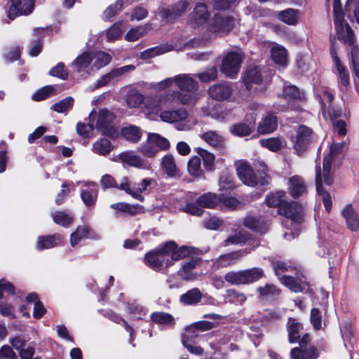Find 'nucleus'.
<instances>
[{
    "label": "nucleus",
    "mask_w": 359,
    "mask_h": 359,
    "mask_svg": "<svg viewBox=\"0 0 359 359\" xmlns=\"http://www.w3.org/2000/svg\"><path fill=\"white\" fill-rule=\"evenodd\" d=\"M345 143H333L330 149V152L324 157L323 168V176L322 177L321 170L320 167H316V185L318 194L322 196L325 208L327 212H330L332 208V199L330 194L325 191L323 187V182L331 185L332 179L330 176V169L332 160L334 156L341 154L344 150Z\"/></svg>",
    "instance_id": "f257e3e1"
},
{
    "label": "nucleus",
    "mask_w": 359,
    "mask_h": 359,
    "mask_svg": "<svg viewBox=\"0 0 359 359\" xmlns=\"http://www.w3.org/2000/svg\"><path fill=\"white\" fill-rule=\"evenodd\" d=\"M177 79V87L180 90L168 91L169 93H177L173 95L175 102L179 101L184 105L195 104L201 97L198 82L189 74H178Z\"/></svg>",
    "instance_id": "f03ea898"
},
{
    "label": "nucleus",
    "mask_w": 359,
    "mask_h": 359,
    "mask_svg": "<svg viewBox=\"0 0 359 359\" xmlns=\"http://www.w3.org/2000/svg\"><path fill=\"white\" fill-rule=\"evenodd\" d=\"M177 93H169V92L151 97L146 98L144 105L142 107V112L151 120H156L160 117V113L164 109H169L174 107L175 101L173 95Z\"/></svg>",
    "instance_id": "7ed1b4c3"
},
{
    "label": "nucleus",
    "mask_w": 359,
    "mask_h": 359,
    "mask_svg": "<svg viewBox=\"0 0 359 359\" xmlns=\"http://www.w3.org/2000/svg\"><path fill=\"white\" fill-rule=\"evenodd\" d=\"M115 118L114 114L107 109H100L97 113L93 111L89 115L88 126L91 130L97 128L103 135L112 137L116 133L111 125Z\"/></svg>",
    "instance_id": "20e7f679"
},
{
    "label": "nucleus",
    "mask_w": 359,
    "mask_h": 359,
    "mask_svg": "<svg viewBox=\"0 0 359 359\" xmlns=\"http://www.w3.org/2000/svg\"><path fill=\"white\" fill-rule=\"evenodd\" d=\"M264 276V271L257 267L241 271H231L224 276V280L231 285H239L252 283Z\"/></svg>",
    "instance_id": "39448f33"
},
{
    "label": "nucleus",
    "mask_w": 359,
    "mask_h": 359,
    "mask_svg": "<svg viewBox=\"0 0 359 359\" xmlns=\"http://www.w3.org/2000/svg\"><path fill=\"white\" fill-rule=\"evenodd\" d=\"M144 262L152 269L162 271L163 273L172 266V260H170L165 244L146 254Z\"/></svg>",
    "instance_id": "423d86ee"
},
{
    "label": "nucleus",
    "mask_w": 359,
    "mask_h": 359,
    "mask_svg": "<svg viewBox=\"0 0 359 359\" xmlns=\"http://www.w3.org/2000/svg\"><path fill=\"white\" fill-rule=\"evenodd\" d=\"M243 55L240 51H231L223 58L221 65V71L226 76L234 78L240 70Z\"/></svg>",
    "instance_id": "0eeeda50"
},
{
    "label": "nucleus",
    "mask_w": 359,
    "mask_h": 359,
    "mask_svg": "<svg viewBox=\"0 0 359 359\" xmlns=\"http://www.w3.org/2000/svg\"><path fill=\"white\" fill-rule=\"evenodd\" d=\"M295 140L293 141L294 149L299 156L303 154L312 142L313 130L304 125L299 126L296 130Z\"/></svg>",
    "instance_id": "6e6552de"
},
{
    "label": "nucleus",
    "mask_w": 359,
    "mask_h": 359,
    "mask_svg": "<svg viewBox=\"0 0 359 359\" xmlns=\"http://www.w3.org/2000/svg\"><path fill=\"white\" fill-rule=\"evenodd\" d=\"M151 180L148 178L144 179L142 182L137 184L130 182L127 177H124L120 183L118 189L125 191L135 199L142 202L144 198L141 194L151 185Z\"/></svg>",
    "instance_id": "1a4fd4ad"
},
{
    "label": "nucleus",
    "mask_w": 359,
    "mask_h": 359,
    "mask_svg": "<svg viewBox=\"0 0 359 359\" xmlns=\"http://www.w3.org/2000/svg\"><path fill=\"white\" fill-rule=\"evenodd\" d=\"M334 43V39L330 40V53L337 70L338 85L340 88L342 87L346 88L349 85V73L346 67L341 64L337 55V49Z\"/></svg>",
    "instance_id": "9d476101"
},
{
    "label": "nucleus",
    "mask_w": 359,
    "mask_h": 359,
    "mask_svg": "<svg viewBox=\"0 0 359 359\" xmlns=\"http://www.w3.org/2000/svg\"><path fill=\"white\" fill-rule=\"evenodd\" d=\"M236 25L233 18L224 14H216L212 20L210 31L219 34H227Z\"/></svg>",
    "instance_id": "9b49d317"
},
{
    "label": "nucleus",
    "mask_w": 359,
    "mask_h": 359,
    "mask_svg": "<svg viewBox=\"0 0 359 359\" xmlns=\"http://www.w3.org/2000/svg\"><path fill=\"white\" fill-rule=\"evenodd\" d=\"M233 92L231 85L226 82L214 84L208 90V95L212 100L219 102L229 101Z\"/></svg>",
    "instance_id": "f8f14e48"
},
{
    "label": "nucleus",
    "mask_w": 359,
    "mask_h": 359,
    "mask_svg": "<svg viewBox=\"0 0 359 359\" xmlns=\"http://www.w3.org/2000/svg\"><path fill=\"white\" fill-rule=\"evenodd\" d=\"M80 196L83 204L88 208L93 207L97 201L98 196V187L94 182H82Z\"/></svg>",
    "instance_id": "ddd939ff"
},
{
    "label": "nucleus",
    "mask_w": 359,
    "mask_h": 359,
    "mask_svg": "<svg viewBox=\"0 0 359 359\" xmlns=\"http://www.w3.org/2000/svg\"><path fill=\"white\" fill-rule=\"evenodd\" d=\"M237 174L240 180L246 185L255 187L258 180L250 165L243 161L236 163Z\"/></svg>",
    "instance_id": "4468645a"
},
{
    "label": "nucleus",
    "mask_w": 359,
    "mask_h": 359,
    "mask_svg": "<svg viewBox=\"0 0 359 359\" xmlns=\"http://www.w3.org/2000/svg\"><path fill=\"white\" fill-rule=\"evenodd\" d=\"M334 25L339 39L348 45H353L355 42L353 32L348 24L344 25L341 15H337L334 18Z\"/></svg>",
    "instance_id": "2eb2a0df"
},
{
    "label": "nucleus",
    "mask_w": 359,
    "mask_h": 359,
    "mask_svg": "<svg viewBox=\"0 0 359 359\" xmlns=\"http://www.w3.org/2000/svg\"><path fill=\"white\" fill-rule=\"evenodd\" d=\"M303 211V207L297 202L288 203L285 201L278 208V213L290 218L294 222H298L301 218V215Z\"/></svg>",
    "instance_id": "dca6fc26"
},
{
    "label": "nucleus",
    "mask_w": 359,
    "mask_h": 359,
    "mask_svg": "<svg viewBox=\"0 0 359 359\" xmlns=\"http://www.w3.org/2000/svg\"><path fill=\"white\" fill-rule=\"evenodd\" d=\"M202 110L205 116H210L211 118L219 122H225L229 121L230 119L232 111L231 109L222 107L219 104L215 105L211 109L203 107Z\"/></svg>",
    "instance_id": "f3484780"
},
{
    "label": "nucleus",
    "mask_w": 359,
    "mask_h": 359,
    "mask_svg": "<svg viewBox=\"0 0 359 359\" xmlns=\"http://www.w3.org/2000/svg\"><path fill=\"white\" fill-rule=\"evenodd\" d=\"M165 245L170 260H172V265L174 262L188 257L191 252V249L187 246L177 248V244L173 241L166 242Z\"/></svg>",
    "instance_id": "a211bd4d"
},
{
    "label": "nucleus",
    "mask_w": 359,
    "mask_h": 359,
    "mask_svg": "<svg viewBox=\"0 0 359 359\" xmlns=\"http://www.w3.org/2000/svg\"><path fill=\"white\" fill-rule=\"evenodd\" d=\"M248 253L247 250H238L231 253L220 255L214 262L217 268L226 267L236 264Z\"/></svg>",
    "instance_id": "6ab92c4d"
},
{
    "label": "nucleus",
    "mask_w": 359,
    "mask_h": 359,
    "mask_svg": "<svg viewBox=\"0 0 359 359\" xmlns=\"http://www.w3.org/2000/svg\"><path fill=\"white\" fill-rule=\"evenodd\" d=\"M210 14L208 11L206 5L203 4H198L190 18V24L196 27L204 25L208 20Z\"/></svg>",
    "instance_id": "aec40b11"
},
{
    "label": "nucleus",
    "mask_w": 359,
    "mask_h": 359,
    "mask_svg": "<svg viewBox=\"0 0 359 359\" xmlns=\"http://www.w3.org/2000/svg\"><path fill=\"white\" fill-rule=\"evenodd\" d=\"M291 359H317L319 351L314 346H309L305 348L294 347L290 351Z\"/></svg>",
    "instance_id": "412c9836"
},
{
    "label": "nucleus",
    "mask_w": 359,
    "mask_h": 359,
    "mask_svg": "<svg viewBox=\"0 0 359 359\" xmlns=\"http://www.w3.org/2000/svg\"><path fill=\"white\" fill-rule=\"evenodd\" d=\"M188 117V114L184 109H177L170 110L164 109L160 113V118L163 122L173 123L185 120Z\"/></svg>",
    "instance_id": "4be33fe9"
},
{
    "label": "nucleus",
    "mask_w": 359,
    "mask_h": 359,
    "mask_svg": "<svg viewBox=\"0 0 359 359\" xmlns=\"http://www.w3.org/2000/svg\"><path fill=\"white\" fill-rule=\"evenodd\" d=\"M121 163L137 168L145 169L147 168L145 161L137 155L134 151H124L118 156Z\"/></svg>",
    "instance_id": "5701e85b"
},
{
    "label": "nucleus",
    "mask_w": 359,
    "mask_h": 359,
    "mask_svg": "<svg viewBox=\"0 0 359 359\" xmlns=\"http://www.w3.org/2000/svg\"><path fill=\"white\" fill-rule=\"evenodd\" d=\"M288 189L293 198H298L306 191L304 179L299 175H294L289 179Z\"/></svg>",
    "instance_id": "b1692460"
},
{
    "label": "nucleus",
    "mask_w": 359,
    "mask_h": 359,
    "mask_svg": "<svg viewBox=\"0 0 359 359\" xmlns=\"http://www.w3.org/2000/svg\"><path fill=\"white\" fill-rule=\"evenodd\" d=\"M247 118H250L251 122L248 124L245 123H240L233 125L231 128L230 131L231 133L238 137H245L249 135L255 124V118L253 114H250V115L247 116Z\"/></svg>",
    "instance_id": "393cba45"
},
{
    "label": "nucleus",
    "mask_w": 359,
    "mask_h": 359,
    "mask_svg": "<svg viewBox=\"0 0 359 359\" xmlns=\"http://www.w3.org/2000/svg\"><path fill=\"white\" fill-rule=\"evenodd\" d=\"M188 7V3L186 1L180 2L172 9H161L159 11L160 16L168 22L172 21L177 17L182 15Z\"/></svg>",
    "instance_id": "a878e982"
},
{
    "label": "nucleus",
    "mask_w": 359,
    "mask_h": 359,
    "mask_svg": "<svg viewBox=\"0 0 359 359\" xmlns=\"http://www.w3.org/2000/svg\"><path fill=\"white\" fill-rule=\"evenodd\" d=\"M341 213L346 219L348 228L352 231H357L359 228V218L352 205L351 204L346 205Z\"/></svg>",
    "instance_id": "bb28decb"
},
{
    "label": "nucleus",
    "mask_w": 359,
    "mask_h": 359,
    "mask_svg": "<svg viewBox=\"0 0 359 359\" xmlns=\"http://www.w3.org/2000/svg\"><path fill=\"white\" fill-rule=\"evenodd\" d=\"M197 264V259H191L182 265V268L178 271V275L184 280H195L198 277V274L194 272L193 270Z\"/></svg>",
    "instance_id": "cd10ccee"
},
{
    "label": "nucleus",
    "mask_w": 359,
    "mask_h": 359,
    "mask_svg": "<svg viewBox=\"0 0 359 359\" xmlns=\"http://www.w3.org/2000/svg\"><path fill=\"white\" fill-rule=\"evenodd\" d=\"M278 127V121L276 116L269 114L259 122L257 131L261 134L273 133Z\"/></svg>",
    "instance_id": "c85d7f7f"
},
{
    "label": "nucleus",
    "mask_w": 359,
    "mask_h": 359,
    "mask_svg": "<svg viewBox=\"0 0 359 359\" xmlns=\"http://www.w3.org/2000/svg\"><path fill=\"white\" fill-rule=\"evenodd\" d=\"M262 81V76L260 70L257 67H249L243 78V82L248 89L252 87V84H260Z\"/></svg>",
    "instance_id": "c756f323"
},
{
    "label": "nucleus",
    "mask_w": 359,
    "mask_h": 359,
    "mask_svg": "<svg viewBox=\"0 0 359 359\" xmlns=\"http://www.w3.org/2000/svg\"><path fill=\"white\" fill-rule=\"evenodd\" d=\"M200 137L210 146L215 148H222L225 144L224 137L216 131H207L200 135Z\"/></svg>",
    "instance_id": "7c9ffc66"
},
{
    "label": "nucleus",
    "mask_w": 359,
    "mask_h": 359,
    "mask_svg": "<svg viewBox=\"0 0 359 359\" xmlns=\"http://www.w3.org/2000/svg\"><path fill=\"white\" fill-rule=\"evenodd\" d=\"M244 225L260 233H265L269 228L268 223L262 217H246L244 220Z\"/></svg>",
    "instance_id": "2f4dec72"
},
{
    "label": "nucleus",
    "mask_w": 359,
    "mask_h": 359,
    "mask_svg": "<svg viewBox=\"0 0 359 359\" xmlns=\"http://www.w3.org/2000/svg\"><path fill=\"white\" fill-rule=\"evenodd\" d=\"M203 297L201 290L197 288H192L184 294H182L180 298V302L186 306H192L198 304Z\"/></svg>",
    "instance_id": "473e14b6"
},
{
    "label": "nucleus",
    "mask_w": 359,
    "mask_h": 359,
    "mask_svg": "<svg viewBox=\"0 0 359 359\" xmlns=\"http://www.w3.org/2000/svg\"><path fill=\"white\" fill-rule=\"evenodd\" d=\"M161 165L162 170L168 176L174 177L178 175L179 168L172 154H166L161 159Z\"/></svg>",
    "instance_id": "72a5a7b5"
},
{
    "label": "nucleus",
    "mask_w": 359,
    "mask_h": 359,
    "mask_svg": "<svg viewBox=\"0 0 359 359\" xmlns=\"http://www.w3.org/2000/svg\"><path fill=\"white\" fill-rule=\"evenodd\" d=\"M62 240L60 234H54L52 236H40L38 238L36 248L39 250L49 249L58 245Z\"/></svg>",
    "instance_id": "f704fd0d"
},
{
    "label": "nucleus",
    "mask_w": 359,
    "mask_h": 359,
    "mask_svg": "<svg viewBox=\"0 0 359 359\" xmlns=\"http://www.w3.org/2000/svg\"><path fill=\"white\" fill-rule=\"evenodd\" d=\"M93 62V53L83 52L79 55L72 63L71 67L76 72H80Z\"/></svg>",
    "instance_id": "c9c22d12"
},
{
    "label": "nucleus",
    "mask_w": 359,
    "mask_h": 359,
    "mask_svg": "<svg viewBox=\"0 0 359 359\" xmlns=\"http://www.w3.org/2000/svg\"><path fill=\"white\" fill-rule=\"evenodd\" d=\"M221 201V197L213 193L204 194L196 200L201 208H215Z\"/></svg>",
    "instance_id": "e433bc0d"
},
{
    "label": "nucleus",
    "mask_w": 359,
    "mask_h": 359,
    "mask_svg": "<svg viewBox=\"0 0 359 359\" xmlns=\"http://www.w3.org/2000/svg\"><path fill=\"white\" fill-rule=\"evenodd\" d=\"M299 12L298 10L287 8L277 13L278 18L289 25H295L299 20Z\"/></svg>",
    "instance_id": "4c0bfd02"
},
{
    "label": "nucleus",
    "mask_w": 359,
    "mask_h": 359,
    "mask_svg": "<svg viewBox=\"0 0 359 359\" xmlns=\"http://www.w3.org/2000/svg\"><path fill=\"white\" fill-rule=\"evenodd\" d=\"M271 55L273 62L280 66L285 67L287 65V50L282 46H275L271 49Z\"/></svg>",
    "instance_id": "58836bf2"
},
{
    "label": "nucleus",
    "mask_w": 359,
    "mask_h": 359,
    "mask_svg": "<svg viewBox=\"0 0 359 359\" xmlns=\"http://www.w3.org/2000/svg\"><path fill=\"white\" fill-rule=\"evenodd\" d=\"M288 341L293 344L299 339V331L302 330V325L294 318H289L287 322Z\"/></svg>",
    "instance_id": "ea45409f"
},
{
    "label": "nucleus",
    "mask_w": 359,
    "mask_h": 359,
    "mask_svg": "<svg viewBox=\"0 0 359 359\" xmlns=\"http://www.w3.org/2000/svg\"><path fill=\"white\" fill-rule=\"evenodd\" d=\"M262 147L276 152L281 149L285 145V140L280 137H270L259 140Z\"/></svg>",
    "instance_id": "a19ab883"
},
{
    "label": "nucleus",
    "mask_w": 359,
    "mask_h": 359,
    "mask_svg": "<svg viewBox=\"0 0 359 359\" xmlns=\"http://www.w3.org/2000/svg\"><path fill=\"white\" fill-rule=\"evenodd\" d=\"M145 100L144 96L135 89L130 90L126 96L127 105L130 108H137L141 104L144 105Z\"/></svg>",
    "instance_id": "79ce46f5"
},
{
    "label": "nucleus",
    "mask_w": 359,
    "mask_h": 359,
    "mask_svg": "<svg viewBox=\"0 0 359 359\" xmlns=\"http://www.w3.org/2000/svg\"><path fill=\"white\" fill-rule=\"evenodd\" d=\"M112 209L118 210L129 215H135L144 212V208L141 205H132L126 203H117L110 205Z\"/></svg>",
    "instance_id": "37998d69"
},
{
    "label": "nucleus",
    "mask_w": 359,
    "mask_h": 359,
    "mask_svg": "<svg viewBox=\"0 0 359 359\" xmlns=\"http://www.w3.org/2000/svg\"><path fill=\"white\" fill-rule=\"evenodd\" d=\"M149 137V143H153L154 146L159 150L166 151L169 149L170 143L168 139L160 135L158 133H148Z\"/></svg>",
    "instance_id": "c03bdc74"
},
{
    "label": "nucleus",
    "mask_w": 359,
    "mask_h": 359,
    "mask_svg": "<svg viewBox=\"0 0 359 359\" xmlns=\"http://www.w3.org/2000/svg\"><path fill=\"white\" fill-rule=\"evenodd\" d=\"M93 148L95 153L102 156H107L111 152L112 146L109 140L106 138H101L93 144Z\"/></svg>",
    "instance_id": "a18cd8bd"
},
{
    "label": "nucleus",
    "mask_w": 359,
    "mask_h": 359,
    "mask_svg": "<svg viewBox=\"0 0 359 359\" xmlns=\"http://www.w3.org/2000/svg\"><path fill=\"white\" fill-rule=\"evenodd\" d=\"M122 135L126 140L132 142H137L142 136L141 130L135 126H130L122 130Z\"/></svg>",
    "instance_id": "49530a36"
},
{
    "label": "nucleus",
    "mask_w": 359,
    "mask_h": 359,
    "mask_svg": "<svg viewBox=\"0 0 359 359\" xmlns=\"http://www.w3.org/2000/svg\"><path fill=\"white\" fill-rule=\"evenodd\" d=\"M197 153L201 157L205 168L209 171L213 170L215 169V155L201 148L197 149Z\"/></svg>",
    "instance_id": "de8ad7c7"
},
{
    "label": "nucleus",
    "mask_w": 359,
    "mask_h": 359,
    "mask_svg": "<svg viewBox=\"0 0 359 359\" xmlns=\"http://www.w3.org/2000/svg\"><path fill=\"white\" fill-rule=\"evenodd\" d=\"M170 50L168 46L161 45L144 50L140 57L142 59L147 60L165 53Z\"/></svg>",
    "instance_id": "09e8293b"
},
{
    "label": "nucleus",
    "mask_w": 359,
    "mask_h": 359,
    "mask_svg": "<svg viewBox=\"0 0 359 359\" xmlns=\"http://www.w3.org/2000/svg\"><path fill=\"white\" fill-rule=\"evenodd\" d=\"M89 229L87 226H79L71 234L70 243L72 247L76 246L82 239L87 238Z\"/></svg>",
    "instance_id": "8fccbe9b"
},
{
    "label": "nucleus",
    "mask_w": 359,
    "mask_h": 359,
    "mask_svg": "<svg viewBox=\"0 0 359 359\" xmlns=\"http://www.w3.org/2000/svg\"><path fill=\"white\" fill-rule=\"evenodd\" d=\"M111 59V57L109 54L102 51L93 53V67H95L96 69H100L108 65Z\"/></svg>",
    "instance_id": "3c124183"
},
{
    "label": "nucleus",
    "mask_w": 359,
    "mask_h": 359,
    "mask_svg": "<svg viewBox=\"0 0 359 359\" xmlns=\"http://www.w3.org/2000/svg\"><path fill=\"white\" fill-rule=\"evenodd\" d=\"M151 320L156 324L172 325L175 324L174 318L165 312H154L151 315Z\"/></svg>",
    "instance_id": "603ef678"
},
{
    "label": "nucleus",
    "mask_w": 359,
    "mask_h": 359,
    "mask_svg": "<svg viewBox=\"0 0 359 359\" xmlns=\"http://www.w3.org/2000/svg\"><path fill=\"white\" fill-rule=\"evenodd\" d=\"M285 192L279 191L267 196L266 203L269 207H278L279 208L285 202L284 198Z\"/></svg>",
    "instance_id": "864d4df0"
},
{
    "label": "nucleus",
    "mask_w": 359,
    "mask_h": 359,
    "mask_svg": "<svg viewBox=\"0 0 359 359\" xmlns=\"http://www.w3.org/2000/svg\"><path fill=\"white\" fill-rule=\"evenodd\" d=\"M52 217L55 223L62 226H69L73 219L70 213L64 211L53 212Z\"/></svg>",
    "instance_id": "5fc2aeb1"
},
{
    "label": "nucleus",
    "mask_w": 359,
    "mask_h": 359,
    "mask_svg": "<svg viewBox=\"0 0 359 359\" xmlns=\"http://www.w3.org/2000/svg\"><path fill=\"white\" fill-rule=\"evenodd\" d=\"M150 29L149 26H140L130 29L125 35V39L128 41H135L145 34Z\"/></svg>",
    "instance_id": "6e6d98bb"
},
{
    "label": "nucleus",
    "mask_w": 359,
    "mask_h": 359,
    "mask_svg": "<svg viewBox=\"0 0 359 359\" xmlns=\"http://www.w3.org/2000/svg\"><path fill=\"white\" fill-rule=\"evenodd\" d=\"M248 239V236L246 233L240 231L235 234L229 236L224 242L225 246L230 245H242L245 243Z\"/></svg>",
    "instance_id": "4d7b16f0"
},
{
    "label": "nucleus",
    "mask_w": 359,
    "mask_h": 359,
    "mask_svg": "<svg viewBox=\"0 0 359 359\" xmlns=\"http://www.w3.org/2000/svg\"><path fill=\"white\" fill-rule=\"evenodd\" d=\"M43 31L42 28H37L34 30V34L37 36V39L31 45L29 55L32 57L37 56L41 51L42 44L39 36H40Z\"/></svg>",
    "instance_id": "13d9d810"
},
{
    "label": "nucleus",
    "mask_w": 359,
    "mask_h": 359,
    "mask_svg": "<svg viewBox=\"0 0 359 359\" xmlns=\"http://www.w3.org/2000/svg\"><path fill=\"white\" fill-rule=\"evenodd\" d=\"M279 280L284 285L294 292H299L302 290L301 285L294 278L290 276L283 275L279 278Z\"/></svg>",
    "instance_id": "bf43d9fd"
},
{
    "label": "nucleus",
    "mask_w": 359,
    "mask_h": 359,
    "mask_svg": "<svg viewBox=\"0 0 359 359\" xmlns=\"http://www.w3.org/2000/svg\"><path fill=\"white\" fill-rule=\"evenodd\" d=\"M74 99L71 97H67L53 104L51 107V109L58 113H63L72 109Z\"/></svg>",
    "instance_id": "052dcab7"
},
{
    "label": "nucleus",
    "mask_w": 359,
    "mask_h": 359,
    "mask_svg": "<svg viewBox=\"0 0 359 359\" xmlns=\"http://www.w3.org/2000/svg\"><path fill=\"white\" fill-rule=\"evenodd\" d=\"M123 28L121 22H116L111 25L106 32L108 41H113L118 39L122 34Z\"/></svg>",
    "instance_id": "680f3d73"
},
{
    "label": "nucleus",
    "mask_w": 359,
    "mask_h": 359,
    "mask_svg": "<svg viewBox=\"0 0 359 359\" xmlns=\"http://www.w3.org/2000/svg\"><path fill=\"white\" fill-rule=\"evenodd\" d=\"M123 6V0H117L114 4L110 5L103 12V18L105 20H110L112 17L115 16L118 11H120Z\"/></svg>",
    "instance_id": "e2e57ef3"
},
{
    "label": "nucleus",
    "mask_w": 359,
    "mask_h": 359,
    "mask_svg": "<svg viewBox=\"0 0 359 359\" xmlns=\"http://www.w3.org/2000/svg\"><path fill=\"white\" fill-rule=\"evenodd\" d=\"M187 169L190 175L198 177L202 174L201 167V158L198 156L191 158L187 165Z\"/></svg>",
    "instance_id": "0e129e2a"
},
{
    "label": "nucleus",
    "mask_w": 359,
    "mask_h": 359,
    "mask_svg": "<svg viewBox=\"0 0 359 359\" xmlns=\"http://www.w3.org/2000/svg\"><path fill=\"white\" fill-rule=\"evenodd\" d=\"M11 5L8 11V18L13 20L16 17L22 15V1L20 0H9Z\"/></svg>",
    "instance_id": "69168bd1"
},
{
    "label": "nucleus",
    "mask_w": 359,
    "mask_h": 359,
    "mask_svg": "<svg viewBox=\"0 0 359 359\" xmlns=\"http://www.w3.org/2000/svg\"><path fill=\"white\" fill-rule=\"evenodd\" d=\"M54 91L55 88L53 86H47L38 90L32 95V97L35 101H41L53 95Z\"/></svg>",
    "instance_id": "338daca9"
},
{
    "label": "nucleus",
    "mask_w": 359,
    "mask_h": 359,
    "mask_svg": "<svg viewBox=\"0 0 359 359\" xmlns=\"http://www.w3.org/2000/svg\"><path fill=\"white\" fill-rule=\"evenodd\" d=\"M196 76L202 82L208 83L215 80L217 78V69L215 67L208 68L203 72L198 73Z\"/></svg>",
    "instance_id": "774afa93"
}]
</instances>
